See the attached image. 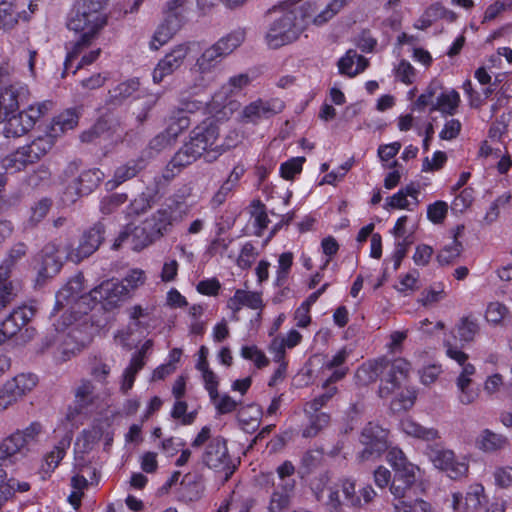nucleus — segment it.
<instances>
[{
  "label": "nucleus",
  "mask_w": 512,
  "mask_h": 512,
  "mask_svg": "<svg viewBox=\"0 0 512 512\" xmlns=\"http://www.w3.org/2000/svg\"><path fill=\"white\" fill-rule=\"evenodd\" d=\"M107 2L108 0H82L76 4L67 27L80 36L76 41L66 44L67 54L62 77L70 71L76 74L78 70L93 64L100 57L101 48L87 50L107 23V16L104 13Z\"/></svg>",
  "instance_id": "nucleus-1"
},
{
  "label": "nucleus",
  "mask_w": 512,
  "mask_h": 512,
  "mask_svg": "<svg viewBox=\"0 0 512 512\" xmlns=\"http://www.w3.org/2000/svg\"><path fill=\"white\" fill-rule=\"evenodd\" d=\"M312 489L319 501L330 512H342L343 506L361 507L370 503L377 495L370 485L356 491V482L350 478L333 481L328 474H322L313 484Z\"/></svg>",
  "instance_id": "nucleus-2"
},
{
  "label": "nucleus",
  "mask_w": 512,
  "mask_h": 512,
  "mask_svg": "<svg viewBox=\"0 0 512 512\" xmlns=\"http://www.w3.org/2000/svg\"><path fill=\"white\" fill-rule=\"evenodd\" d=\"M410 371V363L398 358L393 362L379 360L363 364L356 372V380L361 385H367L376 380L379 373L383 374L379 395L381 398H388L399 388L408 377Z\"/></svg>",
  "instance_id": "nucleus-3"
},
{
  "label": "nucleus",
  "mask_w": 512,
  "mask_h": 512,
  "mask_svg": "<svg viewBox=\"0 0 512 512\" xmlns=\"http://www.w3.org/2000/svg\"><path fill=\"white\" fill-rule=\"evenodd\" d=\"M245 35L244 29L233 30L203 50L192 68L199 74L201 81L206 82L202 84L203 86L213 79L222 61L244 42Z\"/></svg>",
  "instance_id": "nucleus-4"
},
{
  "label": "nucleus",
  "mask_w": 512,
  "mask_h": 512,
  "mask_svg": "<svg viewBox=\"0 0 512 512\" xmlns=\"http://www.w3.org/2000/svg\"><path fill=\"white\" fill-rule=\"evenodd\" d=\"M386 461L394 471L390 492L395 498L403 499L406 497L407 491L420 477L421 469L410 462L405 453L398 447H391L388 450Z\"/></svg>",
  "instance_id": "nucleus-5"
},
{
  "label": "nucleus",
  "mask_w": 512,
  "mask_h": 512,
  "mask_svg": "<svg viewBox=\"0 0 512 512\" xmlns=\"http://www.w3.org/2000/svg\"><path fill=\"white\" fill-rule=\"evenodd\" d=\"M279 9L281 15L270 24L265 36L267 45L272 49L292 43L303 31V26L299 22L295 10H288L284 5H280ZM277 10L278 7L273 6L268 13L271 14Z\"/></svg>",
  "instance_id": "nucleus-6"
},
{
  "label": "nucleus",
  "mask_w": 512,
  "mask_h": 512,
  "mask_svg": "<svg viewBox=\"0 0 512 512\" xmlns=\"http://www.w3.org/2000/svg\"><path fill=\"white\" fill-rule=\"evenodd\" d=\"M173 212L160 208L134 227L135 248L143 250L168 234L173 226Z\"/></svg>",
  "instance_id": "nucleus-7"
},
{
  "label": "nucleus",
  "mask_w": 512,
  "mask_h": 512,
  "mask_svg": "<svg viewBox=\"0 0 512 512\" xmlns=\"http://www.w3.org/2000/svg\"><path fill=\"white\" fill-rule=\"evenodd\" d=\"M127 295L128 289L123 282L114 279L103 281L81 298V302L87 303V307L81 312L87 314L95 309L112 311L119 307Z\"/></svg>",
  "instance_id": "nucleus-8"
},
{
  "label": "nucleus",
  "mask_w": 512,
  "mask_h": 512,
  "mask_svg": "<svg viewBox=\"0 0 512 512\" xmlns=\"http://www.w3.org/2000/svg\"><path fill=\"white\" fill-rule=\"evenodd\" d=\"M445 347L447 357L454 360L461 367V371L455 380L457 400L462 405H471L479 397L478 390L473 386L476 368L468 361L469 356L462 350L453 346L448 341Z\"/></svg>",
  "instance_id": "nucleus-9"
},
{
  "label": "nucleus",
  "mask_w": 512,
  "mask_h": 512,
  "mask_svg": "<svg viewBox=\"0 0 512 512\" xmlns=\"http://www.w3.org/2000/svg\"><path fill=\"white\" fill-rule=\"evenodd\" d=\"M40 433V424L32 423L24 430L4 438L0 442V466L13 465L24 457L28 447L37 440Z\"/></svg>",
  "instance_id": "nucleus-10"
},
{
  "label": "nucleus",
  "mask_w": 512,
  "mask_h": 512,
  "mask_svg": "<svg viewBox=\"0 0 512 512\" xmlns=\"http://www.w3.org/2000/svg\"><path fill=\"white\" fill-rule=\"evenodd\" d=\"M51 106V102L45 101L36 105H29L22 111L11 113L2 123H4L3 134L6 138H18L31 131L37 121L44 116Z\"/></svg>",
  "instance_id": "nucleus-11"
},
{
  "label": "nucleus",
  "mask_w": 512,
  "mask_h": 512,
  "mask_svg": "<svg viewBox=\"0 0 512 512\" xmlns=\"http://www.w3.org/2000/svg\"><path fill=\"white\" fill-rule=\"evenodd\" d=\"M425 455L436 469L445 472L451 479H461L469 472L467 456H457L453 450L439 444L428 445Z\"/></svg>",
  "instance_id": "nucleus-12"
},
{
  "label": "nucleus",
  "mask_w": 512,
  "mask_h": 512,
  "mask_svg": "<svg viewBox=\"0 0 512 512\" xmlns=\"http://www.w3.org/2000/svg\"><path fill=\"white\" fill-rule=\"evenodd\" d=\"M218 138L219 127L209 120L203 121L191 131L187 143L198 151L200 156L206 153V161L212 162L225 151L222 145L217 144Z\"/></svg>",
  "instance_id": "nucleus-13"
},
{
  "label": "nucleus",
  "mask_w": 512,
  "mask_h": 512,
  "mask_svg": "<svg viewBox=\"0 0 512 512\" xmlns=\"http://www.w3.org/2000/svg\"><path fill=\"white\" fill-rule=\"evenodd\" d=\"M38 381L37 375L29 372L18 373L6 380L0 389V413L31 393Z\"/></svg>",
  "instance_id": "nucleus-14"
},
{
  "label": "nucleus",
  "mask_w": 512,
  "mask_h": 512,
  "mask_svg": "<svg viewBox=\"0 0 512 512\" xmlns=\"http://www.w3.org/2000/svg\"><path fill=\"white\" fill-rule=\"evenodd\" d=\"M202 462L209 469L223 474L225 480H228L236 468L228 452L227 443L220 436L212 438L207 443L202 454Z\"/></svg>",
  "instance_id": "nucleus-15"
},
{
  "label": "nucleus",
  "mask_w": 512,
  "mask_h": 512,
  "mask_svg": "<svg viewBox=\"0 0 512 512\" xmlns=\"http://www.w3.org/2000/svg\"><path fill=\"white\" fill-rule=\"evenodd\" d=\"M360 443L363 448L357 455L359 461H374L388 449V431L370 422L361 432Z\"/></svg>",
  "instance_id": "nucleus-16"
},
{
  "label": "nucleus",
  "mask_w": 512,
  "mask_h": 512,
  "mask_svg": "<svg viewBox=\"0 0 512 512\" xmlns=\"http://www.w3.org/2000/svg\"><path fill=\"white\" fill-rule=\"evenodd\" d=\"M106 235V226L102 221L94 223L86 229L76 248H72L67 253V259L73 263H80L82 260L94 254L104 242Z\"/></svg>",
  "instance_id": "nucleus-17"
},
{
  "label": "nucleus",
  "mask_w": 512,
  "mask_h": 512,
  "mask_svg": "<svg viewBox=\"0 0 512 512\" xmlns=\"http://www.w3.org/2000/svg\"><path fill=\"white\" fill-rule=\"evenodd\" d=\"M196 44L198 43L195 41H189L175 45L158 61L152 73L153 82L158 84L177 71L183 65L191 47Z\"/></svg>",
  "instance_id": "nucleus-18"
},
{
  "label": "nucleus",
  "mask_w": 512,
  "mask_h": 512,
  "mask_svg": "<svg viewBox=\"0 0 512 512\" xmlns=\"http://www.w3.org/2000/svg\"><path fill=\"white\" fill-rule=\"evenodd\" d=\"M30 91L25 83L16 81L0 87V123L27 103Z\"/></svg>",
  "instance_id": "nucleus-19"
},
{
  "label": "nucleus",
  "mask_w": 512,
  "mask_h": 512,
  "mask_svg": "<svg viewBox=\"0 0 512 512\" xmlns=\"http://www.w3.org/2000/svg\"><path fill=\"white\" fill-rule=\"evenodd\" d=\"M104 178L99 168L82 171L78 177L70 182L63 193V200L74 203L78 198L93 192Z\"/></svg>",
  "instance_id": "nucleus-20"
},
{
  "label": "nucleus",
  "mask_w": 512,
  "mask_h": 512,
  "mask_svg": "<svg viewBox=\"0 0 512 512\" xmlns=\"http://www.w3.org/2000/svg\"><path fill=\"white\" fill-rule=\"evenodd\" d=\"M75 322H58L56 331L58 335L55 342L63 347L62 356L58 357L60 361H66L71 354L79 351L81 347L86 345L90 338L83 334L82 330L73 326Z\"/></svg>",
  "instance_id": "nucleus-21"
},
{
  "label": "nucleus",
  "mask_w": 512,
  "mask_h": 512,
  "mask_svg": "<svg viewBox=\"0 0 512 512\" xmlns=\"http://www.w3.org/2000/svg\"><path fill=\"white\" fill-rule=\"evenodd\" d=\"M40 264L37 270L36 285L42 286L50 278L56 276L62 266L63 261L59 255V246L54 242L44 245L39 253Z\"/></svg>",
  "instance_id": "nucleus-22"
},
{
  "label": "nucleus",
  "mask_w": 512,
  "mask_h": 512,
  "mask_svg": "<svg viewBox=\"0 0 512 512\" xmlns=\"http://www.w3.org/2000/svg\"><path fill=\"white\" fill-rule=\"evenodd\" d=\"M102 438L106 444H110L112 441L111 420L107 417L96 420L90 429L82 432L75 443L76 449L80 452H87Z\"/></svg>",
  "instance_id": "nucleus-23"
},
{
  "label": "nucleus",
  "mask_w": 512,
  "mask_h": 512,
  "mask_svg": "<svg viewBox=\"0 0 512 512\" xmlns=\"http://www.w3.org/2000/svg\"><path fill=\"white\" fill-rule=\"evenodd\" d=\"M84 284V276L82 273H78L72 278H70L66 284L56 293V301L53 312L51 313V317L54 316V312L62 309L64 307V302L67 304L71 301H76L79 307V312L82 313L85 308L82 309V306H87V303L81 302V298L86 294H81L83 291Z\"/></svg>",
  "instance_id": "nucleus-24"
},
{
  "label": "nucleus",
  "mask_w": 512,
  "mask_h": 512,
  "mask_svg": "<svg viewBox=\"0 0 512 512\" xmlns=\"http://www.w3.org/2000/svg\"><path fill=\"white\" fill-rule=\"evenodd\" d=\"M484 491V486L476 483L469 486L465 495L453 493L452 508L454 512H477L485 499Z\"/></svg>",
  "instance_id": "nucleus-25"
},
{
  "label": "nucleus",
  "mask_w": 512,
  "mask_h": 512,
  "mask_svg": "<svg viewBox=\"0 0 512 512\" xmlns=\"http://www.w3.org/2000/svg\"><path fill=\"white\" fill-rule=\"evenodd\" d=\"M198 151H195L187 142L173 155L163 170L162 177L166 181L174 179L184 168L194 163L198 158Z\"/></svg>",
  "instance_id": "nucleus-26"
},
{
  "label": "nucleus",
  "mask_w": 512,
  "mask_h": 512,
  "mask_svg": "<svg viewBox=\"0 0 512 512\" xmlns=\"http://www.w3.org/2000/svg\"><path fill=\"white\" fill-rule=\"evenodd\" d=\"M190 125L191 119L189 116H184L183 111H172L165 131L151 141L152 147L174 142Z\"/></svg>",
  "instance_id": "nucleus-27"
},
{
  "label": "nucleus",
  "mask_w": 512,
  "mask_h": 512,
  "mask_svg": "<svg viewBox=\"0 0 512 512\" xmlns=\"http://www.w3.org/2000/svg\"><path fill=\"white\" fill-rule=\"evenodd\" d=\"M184 23L183 15L167 14L163 22L156 29L150 42L151 50H158L180 30Z\"/></svg>",
  "instance_id": "nucleus-28"
},
{
  "label": "nucleus",
  "mask_w": 512,
  "mask_h": 512,
  "mask_svg": "<svg viewBox=\"0 0 512 512\" xmlns=\"http://www.w3.org/2000/svg\"><path fill=\"white\" fill-rule=\"evenodd\" d=\"M27 324L28 322H23L19 326L18 322H0V346L22 345L29 341L34 335V330Z\"/></svg>",
  "instance_id": "nucleus-29"
},
{
  "label": "nucleus",
  "mask_w": 512,
  "mask_h": 512,
  "mask_svg": "<svg viewBox=\"0 0 512 512\" xmlns=\"http://www.w3.org/2000/svg\"><path fill=\"white\" fill-rule=\"evenodd\" d=\"M285 105L279 99L262 100L257 99L243 109V117L255 121L260 118H269L272 115L281 113Z\"/></svg>",
  "instance_id": "nucleus-30"
},
{
  "label": "nucleus",
  "mask_w": 512,
  "mask_h": 512,
  "mask_svg": "<svg viewBox=\"0 0 512 512\" xmlns=\"http://www.w3.org/2000/svg\"><path fill=\"white\" fill-rule=\"evenodd\" d=\"M78 120L79 115L75 109H66L57 116L53 117L47 132L40 137H49L53 147L56 138L66 131L74 129L78 124Z\"/></svg>",
  "instance_id": "nucleus-31"
},
{
  "label": "nucleus",
  "mask_w": 512,
  "mask_h": 512,
  "mask_svg": "<svg viewBox=\"0 0 512 512\" xmlns=\"http://www.w3.org/2000/svg\"><path fill=\"white\" fill-rule=\"evenodd\" d=\"M400 430L407 436L424 442H436L441 439V434L434 427H426L407 417L401 420Z\"/></svg>",
  "instance_id": "nucleus-32"
},
{
  "label": "nucleus",
  "mask_w": 512,
  "mask_h": 512,
  "mask_svg": "<svg viewBox=\"0 0 512 512\" xmlns=\"http://www.w3.org/2000/svg\"><path fill=\"white\" fill-rule=\"evenodd\" d=\"M227 307L234 313L240 311L243 307L261 310L263 308L262 295L259 292L237 289L234 295L228 299Z\"/></svg>",
  "instance_id": "nucleus-33"
},
{
  "label": "nucleus",
  "mask_w": 512,
  "mask_h": 512,
  "mask_svg": "<svg viewBox=\"0 0 512 512\" xmlns=\"http://www.w3.org/2000/svg\"><path fill=\"white\" fill-rule=\"evenodd\" d=\"M144 168L145 160L143 158L131 159L115 169L113 178L106 183V186L111 190L115 189L137 176Z\"/></svg>",
  "instance_id": "nucleus-34"
},
{
  "label": "nucleus",
  "mask_w": 512,
  "mask_h": 512,
  "mask_svg": "<svg viewBox=\"0 0 512 512\" xmlns=\"http://www.w3.org/2000/svg\"><path fill=\"white\" fill-rule=\"evenodd\" d=\"M30 483L14 477H8L4 470H0V507L11 500L18 493H25L30 490Z\"/></svg>",
  "instance_id": "nucleus-35"
},
{
  "label": "nucleus",
  "mask_w": 512,
  "mask_h": 512,
  "mask_svg": "<svg viewBox=\"0 0 512 512\" xmlns=\"http://www.w3.org/2000/svg\"><path fill=\"white\" fill-rule=\"evenodd\" d=\"M293 490L294 481L279 484L270 496L268 512H284L290 505Z\"/></svg>",
  "instance_id": "nucleus-36"
},
{
  "label": "nucleus",
  "mask_w": 512,
  "mask_h": 512,
  "mask_svg": "<svg viewBox=\"0 0 512 512\" xmlns=\"http://www.w3.org/2000/svg\"><path fill=\"white\" fill-rule=\"evenodd\" d=\"M139 86L140 82L136 78L128 79L119 83L109 90L106 103L111 106L122 105L139 90Z\"/></svg>",
  "instance_id": "nucleus-37"
},
{
  "label": "nucleus",
  "mask_w": 512,
  "mask_h": 512,
  "mask_svg": "<svg viewBox=\"0 0 512 512\" xmlns=\"http://www.w3.org/2000/svg\"><path fill=\"white\" fill-rule=\"evenodd\" d=\"M27 253V246L23 242L16 243L9 250L7 257L0 264V284L10 281V275L15 264Z\"/></svg>",
  "instance_id": "nucleus-38"
},
{
  "label": "nucleus",
  "mask_w": 512,
  "mask_h": 512,
  "mask_svg": "<svg viewBox=\"0 0 512 512\" xmlns=\"http://www.w3.org/2000/svg\"><path fill=\"white\" fill-rule=\"evenodd\" d=\"M460 102V94L456 90L452 89L448 92L440 93L436 98V102L430 108V111H439L442 114L453 116L456 113Z\"/></svg>",
  "instance_id": "nucleus-39"
},
{
  "label": "nucleus",
  "mask_w": 512,
  "mask_h": 512,
  "mask_svg": "<svg viewBox=\"0 0 512 512\" xmlns=\"http://www.w3.org/2000/svg\"><path fill=\"white\" fill-rule=\"evenodd\" d=\"M507 444V438L502 434L495 433L489 429H484L476 439V446L483 452H495L504 448Z\"/></svg>",
  "instance_id": "nucleus-40"
},
{
  "label": "nucleus",
  "mask_w": 512,
  "mask_h": 512,
  "mask_svg": "<svg viewBox=\"0 0 512 512\" xmlns=\"http://www.w3.org/2000/svg\"><path fill=\"white\" fill-rule=\"evenodd\" d=\"M20 18L28 21L30 14H27L25 11L17 13L11 2L5 0L0 2V29L5 31L11 30L18 23Z\"/></svg>",
  "instance_id": "nucleus-41"
},
{
  "label": "nucleus",
  "mask_w": 512,
  "mask_h": 512,
  "mask_svg": "<svg viewBox=\"0 0 512 512\" xmlns=\"http://www.w3.org/2000/svg\"><path fill=\"white\" fill-rule=\"evenodd\" d=\"M403 383L391 394L394 398L391 401V409L394 412L409 410L413 407L416 400V391L413 388L406 387L402 389Z\"/></svg>",
  "instance_id": "nucleus-42"
},
{
  "label": "nucleus",
  "mask_w": 512,
  "mask_h": 512,
  "mask_svg": "<svg viewBox=\"0 0 512 512\" xmlns=\"http://www.w3.org/2000/svg\"><path fill=\"white\" fill-rule=\"evenodd\" d=\"M113 132L111 124L106 117H100L94 125L87 131L81 134L82 142H94L97 139H110Z\"/></svg>",
  "instance_id": "nucleus-43"
},
{
  "label": "nucleus",
  "mask_w": 512,
  "mask_h": 512,
  "mask_svg": "<svg viewBox=\"0 0 512 512\" xmlns=\"http://www.w3.org/2000/svg\"><path fill=\"white\" fill-rule=\"evenodd\" d=\"M71 437L65 436L57 446L50 451L44 460L42 469L45 473H51L59 465L66 454V449L70 446Z\"/></svg>",
  "instance_id": "nucleus-44"
},
{
  "label": "nucleus",
  "mask_w": 512,
  "mask_h": 512,
  "mask_svg": "<svg viewBox=\"0 0 512 512\" xmlns=\"http://www.w3.org/2000/svg\"><path fill=\"white\" fill-rule=\"evenodd\" d=\"M197 369L202 374L204 386L209 394L210 399H214L217 396L219 385L217 375L212 370H210L208 362L205 359H202L197 363Z\"/></svg>",
  "instance_id": "nucleus-45"
},
{
  "label": "nucleus",
  "mask_w": 512,
  "mask_h": 512,
  "mask_svg": "<svg viewBox=\"0 0 512 512\" xmlns=\"http://www.w3.org/2000/svg\"><path fill=\"white\" fill-rule=\"evenodd\" d=\"M250 214L254 218V227L258 230L257 234L260 235L270 222L265 204L260 199H253L250 203Z\"/></svg>",
  "instance_id": "nucleus-46"
},
{
  "label": "nucleus",
  "mask_w": 512,
  "mask_h": 512,
  "mask_svg": "<svg viewBox=\"0 0 512 512\" xmlns=\"http://www.w3.org/2000/svg\"><path fill=\"white\" fill-rule=\"evenodd\" d=\"M463 250L462 243L455 236L451 244L444 246L437 254L436 259L442 266L453 264Z\"/></svg>",
  "instance_id": "nucleus-47"
},
{
  "label": "nucleus",
  "mask_w": 512,
  "mask_h": 512,
  "mask_svg": "<svg viewBox=\"0 0 512 512\" xmlns=\"http://www.w3.org/2000/svg\"><path fill=\"white\" fill-rule=\"evenodd\" d=\"M145 360L140 358H132L129 366L124 370L121 391L127 393L132 389L137 373L144 367Z\"/></svg>",
  "instance_id": "nucleus-48"
},
{
  "label": "nucleus",
  "mask_w": 512,
  "mask_h": 512,
  "mask_svg": "<svg viewBox=\"0 0 512 512\" xmlns=\"http://www.w3.org/2000/svg\"><path fill=\"white\" fill-rule=\"evenodd\" d=\"M309 415V425L303 430L304 437H315L323 428L328 426L330 417L326 413H314Z\"/></svg>",
  "instance_id": "nucleus-49"
},
{
  "label": "nucleus",
  "mask_w": 512,
  "mask_h": 512,
  "mask_svg": "<svg viewBox=\"0 0 512 512\" xmlns=\"http://www.w3.org/2000/svg\"><path fill=\"white\" fill-rule=\"evenodd\" d=\"M347 0H331L327 6L320 12H316L313 18V24L320 26L333 18L345 5Z\"/></svg>",
  "instance_id": "nucleus-50"
},
{
  "label": "nucleus",
  "mask_w": 512,
  "mask_h": 512,
  "mask_svg": "<svg viewBox=\"0 0 512 512\" xmlns=\"http://www.w3.org/2000/svg\"><path fill=\"white\" fill-rule=\"evenodd\" d=\"M305 162L304 157H294L280 165V176L285 180H292L297 174H300Z\"/></svg>",
  "instance_id": "nucleus-51"
},
{
  "label": "nucleus",
  "mask_w": 512,
  "mask_h": 512,
  "mask_svg": "<svg viewBox=\"0 0 512 512\" xmlns=\"http://www.w3.org/2000/svg\"><path fill=\"white\" fill-rule=\"evenodd\" d=\"M478 333L476 322H458L453 330V337L460 342L472 341Z\"/></svg>",
  "instance_id": "nucleus-52"
},
{
  "label": "nucleus",
  "mask_w": 512,
  "mask_h": 512,
  "mask_svg": "<svg viewBox=\"0 0 512 512\" xmlns=\"http://www.w3.org/2000/svg\"><path fill=\"white\" fill-rule=\"evenodd\" d=\"M395 78L405 85H411L415 81L416 70L405 59H402L394 69Z\"/></svg>",
  "instance_id": "nucleus-53"
},
{
  "label": "nucleus",
  "mask_w": 512,
  "mask_h": 512,
  "mask_svg": "<svg viewBox=\"0 0 512 512\" xmlns=\"http://www.w3.org/2000/svg\"><path fill=\"white\" fill-rule=\"evenodd\" d=\"M394 512H433V510L431 505L422 499H417L413 503L399 499L394 504Z\"/></svg>",
  "instance_id": "nucleus-54"
},
{
  "label": "nucleus",
  "mask_w": 512,
  "mask_h": 512,
  "mask_svg": "<svg viewBox=\"0 0 512 512\" xmlns=\"http://www.w3.org/2000/svg\"><path fill=\"white\" fill-rule=\"evenodd\" d=\"M151 205L152 197L145 193H141L129 203L127 213L129 216H138L150 209Z\"/></svg>",
  "instance_id": "nucleus-55"
},
{
  "label": "nucleus",
  "mask_w": 512,
  "mask_h": 512,
  "mask_svg": "<svg viewBox=\"0 0 512 512\" xmlns=\"http://www.w3.org/2000/svg\"><path fill=\"white\" fill-rule=\"evenodd\" d=\"M241 356L246 360L252 361L257 368L266 367L269 363V360L263 351L254 345L243 346L241 349Z\"/></svg>",
  "instance_id": "nucleus-56"
},
{
  "label": "nucleus",
  "mask_w": 512,
  "mask_h": 512,
  "mask_svg": "<svg viewBox=\"0 0 512 512\" xmlns=\"http://www.w3.org/2000/svg\"><path fill=\"white\" fill-rule=\"evenodd\" d=\"M510 317V310L505 304L499 301H493L486 307L484 320H506Z\"/></svg>",
  "instance_id": "nucleus-57"
},
{
  "label": "nucleus",
  "mask_w": 512,
  "mask_h": 512,
  "mask_svg": "<svg viewBox=\"0 0 512 512\" xmlns=\"http://www.w3.org/2000/svg\"><path fill=\"white\" fill-rule=\"evenodd\" d=\"M448 213V204L445 201L438 200L427 207V218L433 224H441Z\"/></svg>",
  "instance_id": "nucleus-58"
},
{
  "label": "nucleus",
  "mask_w": 512,
  "mask_h": 512,
  "mask_svg": "<svg viewBox=\"0 0 512 512\" xmlns=\"http://www.w3.org/2000/svg\"><path fill=\"white\" fill-rule=\"evenodd\" d=\"M128 197L125 193H114L107 197H104L100 202V211L103 214H111L120 205L127 201Z\"/></svg>",
  "instance_id": "nucleus-59"
},
{
  "label": "nucleus",
  "mask_w": 512,
  "mask_h": 512,
  "mask_svg": "<svg viewBox=\"0 0 512 512\" xmlns=\"http://www.w3.org/2000/svg\"><path fill=\"white\" fill-rule=\"evenodd\" d=\"M136 225L133 224H127L123 227V229L119 232L118 236L115 238L111 249L112 250H118L120 249L124 243L130 242L131 249L140 252L141 250H138L135 248V241H134V227Z\"/></svg>",
  "instance_id": "nucleus-60"
},
{
  "label": "nucleus",
  "mask_w": 512,
  "mask_h": 512,
  "mask_svg": "<svg viewBox=\"0 0 512 512\" xmlns=\"http://www.w3.org/2000/svg\"><path fill=\"white\" fill-rule=\"evenodd\" d=\"M256 256L257 252L252 242H246L241 248L236 264L242 270H247L251 267Z\"/></svg>",
  "instance_id": "nucleus-61"
},
{
  "label": "nucleus",
  "mask_w": 512,
  "mask_h": 512,
  "mask_svg": "<svg viewBox=\"0 0 512 512\" xmlns=\"http://www.w3.org/2000/svg\"><path fill=\"white\" fill-rule=\"evenodd\" d=\"M52 206V200L50 198L40 199L33 207H31V215L29 221L32 224H37L42 221L48 214Z\"/></svg>",
  "instance_id": "nucleus-62"
},
{
  "label": "nucleus",
  "mask_w": 512,
  "mask_h": 512,
  "mask_svg": "<svg viewBox=\"0 0 512 512\" xmlns=\"http://www.w3.org/2000/svg\"><path fill=\"white\" fill-rule=\"evenodd\" d=\"M220 289L221 283L215 277L203 279L196 285L197 292L204 296H217Z\"/></svg>",
  "instance_id": "nucleus-63"
},
{
  "label": "nucleus",
  "mask_w": 512,
  "mask_h": 512,
  "mask_svg": "<svg viewBox=\"0 0 512 512\" xmlns=\"http://www.w3.org/2000/svg\"><path fill=\"white\" fill-rule=\"evenodd\" d=\"M495 485L502 489L512 487V467H497L493 472Z\"/></svg>",
  "instance_id": "nucleus-64"
}]
</instances>
